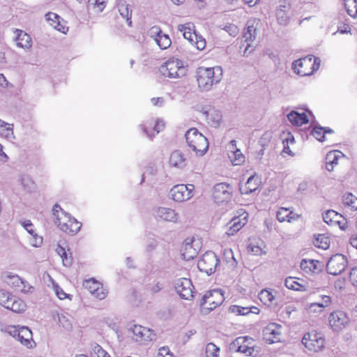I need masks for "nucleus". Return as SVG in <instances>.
I'll use <instances>...</instances> for the list:
<instances>
[{"instance_id": "f257e3e1", "label": "nucleus", "mask_w": 357, "mask_h": 357, "mask_svg": "<svg viewBox=\"0 0 357 357\" xmlns=\"http://www.w3.org/2000/svg\"><path fill=\"white\" fill-rule=\"evenodd\" d=\"M196 77L200 90L208 91L214 84H217L221 81L222 69L220 66L199 67L197 70Z\"/></svg>"}, {"instance_id": "f03ea898", "label": "nucleus", "mask_w": 357, "mask_h": 357, "mask_svg": "<svg viewBox=\"0 0 357 357\" xmlns=\"http://www.w3.org/2000/svg\"><path fill=\"white\" fill-rule=\"evenodd\" d=\"M52 213L54 223L63 232L75 235L80 230L81 223L66 213L59 204L54 206Z\"/></svg>"}, {"instance_id": "7ed1b4c3", "label": "nucleus", "mask_w": 357, "mask_h": 357, "mask_svg": "<svg viewBox=\"0 0 357 357\" xmlns=\"http://www.w3.org/2000/svg\"><path fill=\"white\" fill-rule=\"evenodd\" d=\"M185 141L189 148L196 155L203 156L208 149L207 138L195 128L189 129L185 135Z\"/></svg>"}, {"instance_id": "20e7f679", "label": "nucleus", "mask_w": 357, "mask_h": 357, "mask_svg": "<svg viewBox=\"0 0 357 357\" xmlns=\"http://www.w3.org/2000/svg\"><path fill=\"white\" fill-rule=\"evenodd\" d=\"M160 72L167 77L179 79L187 75L188 68L184 65L183 61L172 58L160 66Z\"/></svg>"}, {"instance_id": "39448f33", "label": "nucleus", "mask_w": 357, "mask_h": 357, "mask_svg": "<svg viewBox=\"0 0 357 357\" xmlns=\"http://www.w3.org/2000/svg\"><path fill=\"white\" fill-rule=\"evenodd\" d=\"M319 58H314L312 63V58L304 57L294 61L292 63V69L294 73L301 76L311 75L319 68Z\"/></svg>"}, {"instance_id": "423d86ee", "label": "nucleus", "mask_w": 357, "mask_h": 357, "mask_svg": "<svg viewBox=\"0 0 357 357\" xmlns=\"http://www.w3.org/2000/svg\"><path fill=\"white\" fill-rule=\"evenodd\" d=\"M218 262L219 259L216 255L212 251H208L199 259L197 267L200 271L210 275L215 272Z\"/></svg>"}, {"instance_id": "0eeeda50", "label": "nucleus", "mask_w": 357, "mask_h": 357, "mask_svg": "<svg viewBox=\"0 0 357 357\" xmlns=\"http://www.w3.org/2000/svg\"><path fill=\"white\" fill-rule=\"evenodd\" d=\"M195 186L192 184H179L174 186L170 190L171 198L177 202L189 200L193 197Z\"/></svg>"}, {"instance_id": "6e6552de", "label": "nucleus", "mask_w": 357, "mask_h": 357, "mask_svg": "<svg viewBox=\"0 0 357 357\" xmlns=\"http://www.w3.org/2000/svg\"><path fill=\"white\" fill-rule=\"evenodd\" d=\"M224 296L220 290L213 289L207 291L202 297L200 305L209 310H213L224 301Z\"/></svg>"}, {"instance_id": "1a4fd4ad", "label": "nucleus", "mask_w": 357, "mask_h": 357, "mask_svg": "<svg viewBox=\"0 0 357 357\" xmlns=\"http://www.w3.org/2000/svg\"><path fill=\"white\" fill-rule=\"evenodd\" d=\"M347 266V259L346 257L341 254L333 255L327 262V272L333 275L341 274Z\"/></svg>"}, {"instance_id": "9d476101", "label": "nucleus", "mask_w": 357, "mask_h": 357, "mask_svg": "<svg viewBox=\"0 0 357 357\" xmlns=\"http://www.w3.org/2000/svg\"><path fill=\"white\" fill-rule=\"evenodd\" d=\"M153 216L158 221L172 223L180 222V215L174 210L168 207L158 206L153 209Z\"/></svg>"}, {"instance_id": "9b49d317", "label": "nucleus", "mask_w": 357, "mask_h": 357, "mask_svg": "<svg viewBox=\"0 0 357 357\" xmlns=\"http://www.w3.org/2000/svg\"><path fill=\"white\" fill-rule=\"evenodd\" d=\"M200 248L199 239L195 237L185 238L181 248L183 259L185 260L194 259L197 255Z\"/></svg>"}, {"instance_id": "f8f14e48", "label": "nucleus", "mask_w": 357, "mask_h": 357, "mask_svg": "<svg viewBox=\"0 0 357 357\" xmlns=\"http://www.w3.org/2000/svg\"><path fill=\"white\" fill-rule=\"evenodd\" d=\"M302 343L309 350L317 352L324 347V339L320 333L312 331L303 336Z\"/></svg>"}, {"instance_id": "ddd939ff", "label": "nucleus", "mask_w": 357, "mask_h": 357, "mask_svg": "<svg viewBox=\"0 0 357 357\" xmlns=\"http://www.w3.org/2000/svg\"><path fill=\"white\" fill-rule=\"evenodd\" d=\"M231 197V187L225 183L216 184L213 187V197L218 204L227 202Z\"/></svg>"}, {"instance_id": "4468645a", "label": "nucleus", "mask_w": 357, "mask_h": 357, "mask_svg": "<svg viewBox=\"0 0 357 357\" xmlns=\"http://www.w3.org/2000/svg\"><path fill=\"white\" fill-rule=\"evenodd\" d=\"M139 127L149 139H153L157 134L164 129L165 123L160 119H157L155 121H148L140 124Z\"/></svg>"}, {"instance_id": "2eb2a0df", "label": "nucleus", "mask_w": 357, "mask_h": 357, "mask_svg": "<svg viewBox=\"0 0 357 357\" xmlns=\"http://www.w3.org/2000/svg\"><path fill=\"white\" fill-rule=\"evenodd\" d=\"M175 288L181 298L190 300L193 297L194 287L190 279L185 278L178 279L175 284Z\"/></svg>"}, {"instance_id": "dca6fc26", "label": "nucleus", "mask_w": 357, "mask_h": 357, "mask_svg": "<svg viewBox=\"0 0 357 357\" xmlns=\"http://www.w3.org/2000/svg\"><path fill=\"white\" fill-rule=\"evenodd\" d=\"M131 331L133 334V340L141 344L150 342L155 337V334L153 333V331L140 325H135L131 328Z\"/></svg>"}, {"instance_id": "f3484780", "label": "nucleus", "mask_w": 357, "mask_h": 357, "mask_svg": "<svg viewBox=\"0 0 357 357\" xmlns=\"http://www.w3.org/2000/svg\"><path fill=\"white\" fill-rule=\"evenodd\" d=\"M264 338L268 344L280 341L281 335V326L275 323H270L263 331Z\"/></svg>"}, {"instance_id": "a211bd4d", "label": "nucleus", "mask_w": 357, "mask_h": 357, "mask_svg": "<svg viewBox=\"0 0 357 357\" xmlns=\"http://www.w3.org/2000/svg\"><path fill=\"white\" fill-rule=\"evenodd\" d=\"M349 319L342 311L332 312L329 317V323L335 331H339L344 328L349 323Z\"/></svg>"}, {"instance_id": "6ab92c4d", "label": "nucleus", "mask_w": 357, "mask_h": 357, "mask_svg": "<svg viewBox=\"0 0 357 357\" xmlns=\"http://www.w3.org/2000/svg\"><path fill=\"white\" fill-rule=\"evenodd\" d=\"M248 215V213L244 212L241 215L233 218L227 224V236H233L238 231L247 223Z\"/></svg>"}, {"instance_id": "aec40b11", "label": "nucleus", "mask_w": 357, "mask_h": 357, "mask_svg": "<svg viewBox=\"0 0 357 357\" xmlns=\"http://www.w3.org/2000/svg\"><path fill=\"white\" fill-rule=\"evenodd\" d=\"M257 34V28L254 26V22L251 20L248 21L246 28L245 29L243 35L244 41L247 43L253 41L255 40ZM251 45L248 43L244 50V55L252 52L253 50H250L249 49Z\"/></svg>"}, {"instance_id": "412c9836", "label": "nucleus", "mask_w": 357, "mask_h": 357, "mask_svg": "<svg viewBox=\"0 0 357 357\" xmlns=\"http://www.w3.org/2000/svg\"><path fill=\"white\" fill-rule=\"evenodd\" d=\"M15 42L18 47L29 50L32 46V40L31 36L25 31L20 29H15Z\"/></svg>"}, {"instance_id": "4be33fe9", "label": "nucleus", "mask_w": 357, "mask_h": 357, "mask_svg": "<svg viewBox=\"0 0 357 357\" xmlns=\"http://www.w3.org/2000/svg\"><path fill=\"white\" fill-rule=\"evenodd\" d=\"M169 165L177 169H183L187 165L185 155L180 150L174 151L169 158Z\"/></svg>"}, {"instance_id": "5701e85b", "label": "nucleus", "mask_w": 357, "mask_h": 357, "mask_svg": "<svg viewBox=\"0 0 357 357\" xmlns=\"http://www.w3.org/2000/svg\"><path fill=\"white\" fill-rule=\"evenodd\" d=\"M284 284L288 289L295 291H306L309 289L307 283L305 281L294 277L287 278L284 281Z\"/></svg>"}, {"instance_id": "b1692460", "label": "nucleus", "mask_w": 357, "mask_h": 357, "mask_svg": "<svg viewBox=\"0 0 357 357\" xmlns=\"http://www.w3.org/2000/svg\"><path fill=\"white\" fill-rule=\"evenodd\" d=\"M17 340L29 349L33 348L35 344L33 341L32 332L26 326L20 327V332Z\"/></svg>"}, {"instance_id": "393cba45", "label": "nucleus", "mask_w": 357, "mask_h": 357, "mask_svg": "<svg viewBox=\"0 0 357 357\" xmlns=\"http://www.w3.org/2000/svg\"><path fill=\"white\" fill-rule=\"evenodd\" d=\"M248 340L247 337H238L233 341L231 347L236 349V351L245 354L247 356L251 355L253 349L245 344L246 341Z\"/></svg>"}, {"instance_id": "a878e982", "label": "nucleus", "mask_w": 357, "mask_h": 357, "mask_svg": "<svg viewBox=\"0 0 357 357\" xmlns=\"http://www.w3.org/2000/svg\"><path fill=\"white\" fill-rule=\"evenodd\" d=\"M117 7L120 15L126 20L128 24L131 26L132 9L126 0H118Z\"/></svg>"}, {"instance_id": "bb28decb", "label": "nucleus", "mask_w": 357, "mask_h": 357, "mask_svg": "<svg viewBox=\"0 0 357 357\" xmlns=\"http://www.w3.org/2000/svg\"><path fill=\"white\" fill-rule=\"evenodd\" d=\"M288 120L293 124L297 126H301L308 122V119L305 113H299L296 111H291L287 115Z\"/></svg>"}, {"instance_id": "cd10ccee", "label": "nucleus", "mask_w": 357, "mask_h": 357, "mask_svg": "<svg viewBox=\"0 0 357 357\" xmlns=\"http://www.w3.org/2000/svg\"><path fill=\"white\" fill-rule=\"evenodd\" d=\"M259 177L256 175H252L248 178L244 186L240 188L241 192L242 194H249L255 191L259 186Z\"/></svg>"}, {"instance_id": "c85d7f7f", "label": "nucleus", "mask_w": 357, "mask_h": 357, "mask_svg": "<svg viewBox=\"0 0 357 357\" xmlns=\"http://www.w3.org/2000/svg\"><path fill=\"white\" fill-rule=\"evenodd\" d=\"M156 30L157 36L155 38V41L162 50H166L171 45V40L168 35L163 33L162 31H158V27H153L152 31Z\"/></svg>"}, {"instance_id": "c756f323", "label": "nucleus", "mask_w": 357, "mask_h": 357, "mask_svg": "<svg viewBox=\"0 0 357 357\" xmlns=\"http://www.w3.org/2000/svg\"><path fill=\"white\" fill-rule=\"evenodd\" d=\"M342 153L338 151H332L327 153L326 156V168L328 171L332 172L334 165L337 164V160Z\"/></svg>"}, {"instance_id": "7c9ffc66", "label": "nucleus", "mask_w": 357, "mask_h": 357, "mask_svg": "<svg viewBox=\"0 0 357 357\" xmlns=\"http://www.w3.org/2000/svg\"><path fill=\"white\" fill-rule=\"evenodd\" d=\"M178 30L183 32V37L192 43H193L194 39H197V35L195 31H192V24L190 23L179 24Z\"/></svg>"}, {"instance_id": "2f4dec72", "label": "nucleus", "mask_w": 357, "mask_h": 357, "mask_svg": "<svg viewBox=\"0 0 357 357\" xmlns=\"http://www.w3.org/2000/svg\"><path fill=\"white\" fill-rule=\"evenodd\" d=\"M319 264V261L317 260L303 259L301 262V268L307 273H316L320 271L318 267Z\"/></svg>"}, {"instance_id": "473e14b6", "label": "nucleus", "mask_w": 357, "mask_h": 357, "mask_svg": "<svg viewBox=\"0 0 357 357\" xmlns=\"http://www.w3.org/2000/svg\"><path fill=\"white\" fill-rule=\"evenodd\" d=\"M60 17L53 13H49L46 15V20L50 22V25L58 31L66 33L68 31V27L63 26L59 22Z\"/></svg>"}, {"instance_id": "72a5a7b5", "label": "nucleus", "mask_w": 357, "mask_h": 357, "mask_svg": "<svg viewBox=\"0 0 357 357\" xmlns=\"http://www.w3.org/2000/svg\"><path fill=\"white\" fill-rule=\"evenodd\" d=\"M298 216H295L292 211L289 208L281 207L277 212V219L280 222L288 221L291 222L292 220H296Z\"/></svg>"}, {"instance_id": "f704fd0d", "label": "nucleus", "mask_w": 357, "mask_h": 357, "mask_svg": "<svg viewBox=\"0 0 357 357\" xmlns=\"http://www.w3.org/2000/svg\"><path fill=\"white\" fill-rule=\"evenodd\" d=\"M6 309L10 310L16 313H21L26 310V304L22 300L16 296H13L10 305L7 306Z\"/></svg>"}, {"instance_id": "c9c22d12", "label": "nucleus", "mask_w": 357, "mask_h": 357, "mask_svg": "<svg viewBox=\"0 0 357 357\" xmlns=\"http://www.w3.org/2000/svg\"><path fill=\"white\" fill-rule=\"evenodd\" d=\"M341 214L334 210H328L323 213L324 221L330 226H336V222Z\"/></svg>"}, {"instance_id": "e433bc0d", "label": "nucleus", "mask_w": 357, "mask_h": 357, "mask_svg": "<svg viewBox=\"0 0 357 357\" xmlns=\"http://www.w3.org/2000/svg\"><path fill=\"white\" fill-rule=\"evenodd\" d=\"M259 300L266 305L271 306L275 299L273 292L268 289H262L258 295Z\"/></svg>"}, {"instance_id": "4c0bfd02", "label": "nucleus", "mask_w": 357, "mask_h": 357, "mask_svg": "<svg viewBox=\"0 0 357 357\" xmlns=\"http://www.w3.org/2000/svg\"><path fill=\"white\" fill-rule=\"evenodd\" d=\"M91 357H111L110 355L96 342L91 343Z\"/></svg>"}, {"instance_id": "58836bf2", "label": "nucleus", "mask_w": 357, "mask_h": 357, "mask_svg": "<svg viewBox=\"0 0 357 357\" xmlns=\"http://www.w3.org/2000/svg\"><path fill=\"white\" fill-rule=\"evenodd\" d=\"M0 133L6 138H14L13 124L6 123L0 119Z\"/></svg>"}, {"instance_id": "ea45409f", "label": "nucleus", "mask_w": 357, "mask_h": 357, "mask_svg": "<svg viewBox=\"0 0 357 357\" xmlns=\"http://www.w3.org/2000/svg\"><path fill=\"white\" fill-rule=\"evenodd\" d=\"M313 244L315 247L326 250L329 248L330 240L329 238L324 234H318L314 240Z\"/></svg>"}, {"instance_id": "a19ab883", "label": "nucleus", "mask_w": 357, "mask_h": 357, "mask_svg": "<svg viewBox=\"0 0 357 357\" xmlns=\"http://www.w3.org/2000/svg\"><path fill=\"white\" fill-rule=\"evenodd\" d=\"M344 2L348 15L356 18L357 17V0H344Z\"/></svg>"}, {"instance_id": "79ce46f5", "label": "nucleus", "mask_w": 357, "mask_h": 357, "mask_svg": "<svg viewBox=\"0 0 357 357\" xmlns=\"http://www.w3.org/2000/svg\"><path fill=\"white\" fill-rule=\"evenodd\" d=\"M343 203L353 210L357 209V197L351 193H346L343 196Z\"/></svg>"}, {"instance_id": "37998d69", "label": "nucleus", "mask_w": 357, "mask_h": 357, "mask_svg": "<svg viewBox=\"0 0 357 357\" xmlns=\"http://www.w3.org/2000/svg\"><path fill=\"white\" fill-rule=\"evenodd\" d=\"M20 182L24 189L27 192H32L35 189V183L28 176H22Z\"/></svg>"}, {"instance_id": "c03bdc74", "label": "nucleus", "mask_w": 357, "mask_h": 357, "mask_svg": "<svg viewBox=\"0 0 357 357\" xmlns=\"http://www.w3.org/2000/svg\"><path fill=\"white\" fill-rule=\"evenodd\" d=\"M220 349L213 343L207 344L205 349L206 357H218Z\"/></svg>"}, {"instance_id": "a18cd8bd", "label": "nucleus", "mask_w": 357, "mask_h": 357, "mask_svg": "<svg viewBox=\"0 0 357 357\" xmlns=\"http://www.w3.org/2000/svg\"><path fill=\"white\" fill-rule=\"evenodd\" d=\"M14 296L4 290H0V305L7 308Z\"/></svg>"}, {"instance_id": "49530a36", "label": "nucleus", "mask_w": 357, "mask_h": 357, "mask_svg": "<svg viewBox=\"0 0 357 357\" xmlns=\"http://www.w3.org/2000/svg\"><path fill=\"white\" fill-rule=\"evenodd\" d=\"M229 310L237 315H246L251 311L248 307H241L238 305H231L229 307Z\"/></svg>"}, {"instance_id": "de8ad7c7", "label": "nucleus", "mask_w": 357, "mask_h": 357, "mask_svg": "<svg viewBox=\"0 0 357 357\" xmlns=\"http://www.w3.org/2000/svg\"><path fill=\"white\" fill-rule=\"evenodd\" d=\"M224 259L227 264H229L231 266H235L237 264L234 257L233 251L231 249H225L223 252Z\"/></svg>"}, {"instance_id": "09e8293b", "label": "nucleus", "mask_w": 357, "mask_h": 357, "mask_svg": "<svg viewBox=\"0 0 357 357\" xmlns=\"http://www.w3.org/2000/svg\"><path fill=\"white\" fill-rule=\"evenodd\" d=\"M277 20L279 24L285 25L289 22V17L284 10H282V6H279L277 10Z\"/></svg>"}, {"instance_id": "8fccbe9b", "label": "nucleus", "mask_w": 357, "mask_h": 357, "mask_svg": "<svg viewBox=\"0 0 357 357\" xmlns=\"http://www.w3.org/2000/svg\"><path fill=\"white\" fill-rule=\"evenodd\" d=\"M324 127L315 126L312 131V135L319 141H324L325 136L324 135Z\"/></svg>"}, {"instance_id": "3c124183", "label": "nucleus", "mask_w": 357, "mask_h": 357, "mask_svg": "<svg viewBox=\"0 0 357 357\" xmlns=\"http://www.w3.org/2000/svg\"><path fill=\"white\" fill-rule=\"evenodd\" d=\"M99 285L100 283L93 278L86 280L84 282L85 287L88 289L92 294L94 293L95 291H96V289L98 288Z\"/></svg>"}, {"instance_id": "603ef678", "label": "nucleus", "mask_w": 357, "mask_h": 357, "mask_svg": "<svg viewBox=\"0 0 357 357\" xmlns=\"http://www.w3.org/2000/svg\"><path fill=\"white\" fill-rule=\"evenodd\" d=\"M224 30H225L230 36L235 37L238 35L239 29L235 24H229L225 26Z\"/></svg>"}, {"instance_id": "864d4df0", "label": "nucleus", "mask_w": 357, "mask_h": 357, "mask_svg": "<svg viewBox=\"0 0 357 357\" xmlns=\"http://www.w3.org/2000/svg\"><path fill=\"white\" fill-rule=\"evenodd\" d=\"M89 3L93 5L98 12H102L106 5V0H89Z\"/></svg>"}, {"instance_id": "5fc2aeb1", "label": "nucleus", "mask_w": 357, "mask_h": 357, "mask_svg": "<svg viewBox=\"0 0 357 357\" xmlns=\"http://www.w3.org/2000/svg\"><path fill=\"white\" fill-rule=\"evenodd\" d=\"M232 155H234V158L232 160V163L234 165H241L243 160L244 157L240 150H236V151H234L232 153Z\"/></svg>"}, {"instance_id": "6e6d98bb", "label": "nucleus", "mask_w": 357, "mask_h": 357, "mask_svg": "<svg viewBox=\"0 0 357 357\" xmlns=\"http://www.w3.org/2000/svg\"><path fill=\"white\" fill-rule=\"evenodd\" d=\"M305 309L307 310L310 313L320 312L323 310L322 307H319V303L318 302L307 304L305 307Z\"/></svg>"}, {"instance_id": "4d7b16f0", "label": "nucleus", "mask_w": 357, "mask_h": 357, "mask_svg": "<svg viewBox=\"0 0 357 357\" xmlns=\"http://www.w3.org/2000/svg\"><path fill=\"white\" fill-rule=\"evenodd\" d=\"M4 331L11 335L12 337L17 339V337L20 332V328H17L15 326H10L5 328Z\"/></svg>"}, {"instance_id": "13d9d810", "label": "nucleus", "mask_w": 357, "mask_h": 357, "mask_svg": "<svg viewBox=\"0 0 357 357\" xmlns=\"http://www.w3.org/2000/svg\"><path fill=\"white\" fill-rule=\"evenodd\" d=\"M96 291H94L93 295L98 298L99 300L104 299L107 296V291L103 288V287L100 284L99 287L96 289Z\"/></svg>"}, {"instance_id": "bf43d9fd", "label": "nucleus", "mask_w": 357, "mask_h": 357, "mask_svg": "<svg viewBox=\"0 0 357 357\" xmlns=\"http://www.w3.org/2000/svg\"><path fill=\"white\" fill-rule=\"evenodd\" d=\"M53 288L56 295L61 300H63L68 297V294L63 291V290L56 283H53Z\"/></svg>"}, {"instance_id": "052dcab7", "label": "nucleus", "mask_w": 357, "mask_h": 357, "mask_svg": "<svg viewBox=\"0 0 357 357\" xmlns=\"http://www.w3.org/2000/svg\"><path fill=\"white\" fill-rule=\"evenodd\" d=\"M23 227L31 235L35 236L36 232L33 229V225L31 220H25L22 223Z\"/></svg>"}, {"instance_id": "680f3d73", "label": "nucleus", "mask_w": 357, "mask_h": 357, "mask_svg": "<svg viewBox=\"0 0 357 357\" xmlns=\"http://www.w3.org/2000/svg\"><path fill=\"white\" fill-rule=\"evenodd\" d=\"M336 226H338L339 228L344 231L347 228V219L342 215H340V218L337 219L336 222Z\"/></svg>"}, {"instance_id": "e2e57ef3", "label": "nucleus", "mask_w": 357, "mask_h": 357, "mask_svg": "<svg viewBox=\"0 0 357 357\" xmlns=\"http://www.w3.org/2000/svg\"><path fill=\"white\" fill-rule=\"evenodd\" d=\"M193 43L197 50H202L205 48L206 41L202 36H197V39H195V40H194Z\"/></svg>"}, {"instance_id": "0e129e2a", "label": "nucleus", "mask_w": 357, "mask_h": 357, "mask_svg": "<svg viewBox=\"0 0 357 357\" xmlns=\"http://www.w3.org/2000/svg\"><path fill=\"white\" fill-rule=\"evenodd\" d=\"M248 249L250 252L255 255H261L264 253L262 249L258 245H250Z\"/></svg>"}, {"instance_id": "69168bd1", "label": "nucleus", "mask_w": 357, "mask_h": 357, "mask_svg": "<svg viewBox=\"0 0 357 357\" xmlns=\"http://www.w3.org/2000/svg\"><path fill=\"white\" fill-rule=\"evenodd\" d=\"M349 279L354 285L357 286V266L351 269Z\"/></svg>"}, {"instance_id": "338daca9", "label": "nucleus", "mask_w": 357, "mask_h": 357, "mask_svg": "<svg viewBox=\"0 0 357 357\" xmlns=\"http://www.w3.org/2000/svg\"><path fill=\"white\" fill-rule=\"evenodd\" d=\"M31 236L32 237L30 240L31 245L34 247H39L43 243V238L38 236L37 234H36L35 236Z\"/></svg>"}, {"instance_id": "774afa93", "label": "nucleus", "mask_w": 357, "mask_h": 357, "mask_svg": "<svg viewBox=\"0 0 357 357\" xmlns=\"http://www.w3.org/2000/svg\"><path fill=\"white\" fill-rule=\"evenodd\" d=\"M172 354L170 353V351L167 347L160 348L158 354V357H172Z\"/></svg>"}]
</instances>
